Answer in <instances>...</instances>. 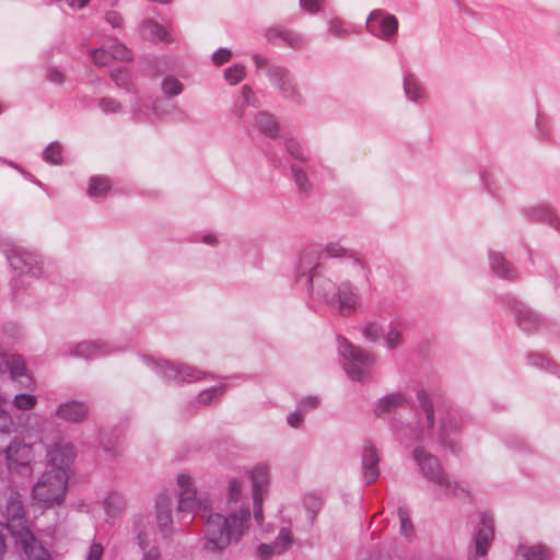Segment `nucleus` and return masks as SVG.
I'll use <instances>...</instances> for the list:
<instances>
[{
  "label": "nucleus",
  "instance_id": "nucleus-29",
  "mask_svg": "<svg viewBox=\"0 0 560 560\" xmlns=\"http://www.w3.org/2000/svg\"><path fill=\"white\" fill-rule=\"evenodd\" d=\"M141 35L152 42H162L171 44L175 42V37L165 26L160 25L151 18H145L140 25Z\"/></svg>",
  "mask_w": 560,
  "mask_h": 560
},
{
  "label": "nucleus",
  "instance_id": "nucleus-44",
  "mask_svg": "<svg viewBox=\"0 0 560 560\" xmlns=\"http://www.w3.org/2000/svg\"><path fill=\"white\" fill-rule=\"evenodd\" d=\"M285 149L288 153L295 160L308 163V152L299 139L294 137L287 138Z\"/></svg>",
  "mask_w": 560,
  "mask_h": 560
},
{
  "label": "nucleus",
  "instance_id": "nucleus-2",
  "mask_svg": "<svg viewBox=\"0 0 560 560\" xmlns=\"http://www.w3.org/2000/svg\"><path fill=\"white\" fill-rule=\"evenodd\" d=\"M417 398L419 410H417L415 419L408 422L406 428L393 424V431L397 438L406 444L412 442L429 443L436 440L441 447L452 454H458L462 450L460 433L467 421V416L453 407H439L440 423L435 431V410L428 394L422 389L418 390Z\"/></svg>",
  "mask_w": 560,
  "mask_h": 560
},
{
  "label": "nucleus",
  "instance_id": "nucleus-26",
  "mask_svg": "<svg viewBox=\"0 0 560 560\" xmlns=\"http://www.w3.org/2000/svg\"><path fill=\"white\" fill-rule=\"evenodd\" d=\"M410 404V397L401 392L392 393L380 398L374 408L377 417H385L398 409L407 408Z\"/></svg>",
  "mask_w": 560,
  "mask_h": 560
},
{
  "label": "nucleus",
  "instance_id": "nucleus-57",
  "mask_svg": "<svg viewBox=\"0 0 560 560\" xmlns=\"http://www.w3.org/2000/svg\"><path fill=\"white\" fill-rule=\"evenodd\" d=\"M264 500L265 498H253V515H254V520L256 521V523L258 525H261L262 524V521H264V510H262V504H264Z\"/></svg>",
  "mask_w": 560,
  "mask_h": 560
},
{
  "label": "nucleus",
  "instance_id": "nucleus-42",
  "mask_svg": "<svg viewBox=\"0 0 560 560\" xmlns=\"http://www.w3.org/2000/svg\"><path fill=\"white\" fill-rule=\"evenodd\" d=\"M225 388V384H220L202 390L197 397L198 404L202 406H209L218 402L221 396L224 394Z\"/></svg>",
  "mask_w": 560,
  "mask_h": 560
},
{
  "label": "nucleus",
  "instance_id": "nucleus-38",
  "mask_svg": "<svg viewBox=\"0 0 560 560\" xmlns=\"http://www.w3.org/2000/svg\"><path fill=\"white\" fill-rule=\"evenodd\" d=\"M110 186L112 185H110V180L108 177L98 176V175L93 176V177H91L90 184H89V189H88L89 196L96 201L102 200L105 198V196L109 191Z\"/></svg>",
  "mask_w": 560,
  "mask_h": 560
},
{
  "label": "nucleus",
  "instance_id": "nucleus-1",
  "mask_svg": "<svg viewBox=\"0 0 560 560\" xmlns=\"http://www.w3.org/2000/svg\"><path fill=\"white\" fill-rule=\"evenodd\" d=\"M179 488L178 511L182 513L180 522L189 525L195 514H200L205 522V549L210 552L222 551L232 541H237L248 529L250 522V506L247 498L243 495L242 482L235 478L230 479L228 486L226 515L211 513V499L206 492H197L191 477L187 474L177 476Z\"/></svg>",
  "mask_w": 560,
  "mask_h": 560
},
{
  "label": "nucleus",
  "instance_id": "nucleus-32",
  "mask_svg": "<svg viewBox=\"0 0 560 560\" xmlns=\"http://www.w3.org/2000/svg\"><path fill=\"white\" fill-rule=\"evenodd\" d=\"M133 527L139 547L145 549L150 542V536L153 533L151 516L148 514H138L133 517Z\"/></svg>",
  "mask_w": 560,
  "mask_h": 560
},
{
  "label": "nucleus",
  "instance_id": "nucleus-10",
  "mask_svg": "<svg viewBox=\"0 0 560 560\" xmlns=\"http://www.w3.org/2000/svg\"><path fill=\"white\" fill-rule=\"evenodd\" d=\"M141 359L149 369L170 384L182 385L199 381L206 376L205 372L187 364L175 363L147 354L142 355Z\"/></svg>",
  "mask_w": 560,
  "mask_h": 560
},
{
  "label": "nucleus",
  "instance_id": "nucleus-16",
  "mask_svg": "<svg viewBox=\"0 0 560 560\" xmlns=\"http://www.w3.org/2000/svg\"><path fill=\"white\" fill-rule=\"evenodd\" d=\"M500 303L513 313L517 326L525 332H534L542 325L541 317L515 296L506 294Z\"/></svg>",
  "mask_w": 560,
  "mask_h": 560
},
{
  "label": "nucleus",
  "instance_id": "nucleus-5",
  "mask_svg": "<svg viewBox=\"0 0 560 560\" xmlns=\"http://www.w3.org/2000/svg\"><path fill=\"white\" fill-rule=\"evenodd\" d=\"M329 277L324 273L307 278L310 298L313 302L324 303L337 310L342 316H350L362 306V293L347 276Z\"/></svg>",
  "mask_w": 560,
  "mask_h": 560
},
{
  "label": "nucleus",
  "instance_id": "nucleus-37",
  "mask_svg": "<svg viewBox=\"0 0 560 560\" xmlns=\"http://www.w3.org/2000/svg\"><path fill=\"white\" fill-rule=\"evenodd\" d=\"M254 125L267 137L276 138L279 135V125L276 118L267 113L259 112L253 120Z\"/></svg>",
  "mask_w": 560,
  "mask_h": 560
},
{
  "label": "nucleus",
  "instance_id": "nucleus-36",
  "mask_svg": "<svg viewBox=\"0 0 560 560\" xmlns=\"http://www.w3.org/2000/svg\"><path fill=\"white\" fill-rule=\"evenodd\" d=\"M489 261L492 271L500 278L513 280L516 278V271L505 257L498 252L489 253Z\"/></svg>",
  "mask_w": 560,
  "mask_h": 560
},
{
  "label": "nucleus",
  "instance_id": "nucleus-33",
  "mask_svg": "<svg viewBox=\"0 0 560 560\" xmlns=\"http://www.w3.org/2000/svg\"><path fill=\"white\" fill-rule=\"evenodd\" d=\"M409 326L408 320L402 316H397L389 323V330L385 336V345L394 350L402 343V331Z\"/></svg>",
  "mask_w": 560,
  "mask_h": 560
},
{
  "label": "nucleus",
  "instance_id": "nucleus-39",
  "mask_svg": "<svg viewBox=\"0 0 560 560\" xmlns=\"http://www.w3.org/2000/svg\"><path fill=\"white\" fill-rule=\"evenodd\" d=\"M110 79L118 89H122L130 93H136L135 83L130 71L126 67H119L110 72Z\"/></svg>",
  "mask_w": 560,
  "mask_h": 560
},
{
  "label": "nucleus",
  "instance_id": "nucleus-20",
  "mask_svg": "<svg viewBox=\"0 0 560 560\" xmlns=\"http://www.w3.org/2000/svg\"><path fill=\"white\" fill-rule=\"evenodd\" d=\"M122 350L116 341L91 340L82 341L69 350V355L82 359H96Z\"/></svg>",
  "mask_w": 560,
  "mask_h": 560
},
{
  "label": "nucleus",
  "instance_id": "nucleus-62",
  "mask_svg": "<svg viewBox=\"0 0 560 560\" xmlns=\"http://www.w3.org/2000/svg\"><path fill=\"white\" fill-rule=\"evenodd\" d=\"M305 506L312 511L313 515H315L322 508L320 500L315 495H306L304 498ZM314 516H312L313 518Z\"/></svg>",
  "mask_w": 560,
  "mask_h": 560
},
{
  "label": "nucleus",
  "instance_id": "nucleus-51",
  "mask_svg": "<svg viewBox=\"0 0 560 560\" xmlns=\"http://www.w3.org/2000/svg\"><path fill=\"white\" fill-rule=\"evenodd\" d=\"M361 332L368 341L376 342L383 336V325L375 320L366 322L362 326Z\"/></svg>",
  "mask_w": 560,
  "mask_h": 560
},
{
  "label": "nucleus",
  "instance_id": "nucleus-3",
  "mask_svg": "<svg viewBox=\"0 0 560 560\" xmlns=\"http://www.w3.org/2000/svg\"><path fill=\"white\" fill-rule=\"evenodd\" d=\"M324 273L329 277L349 276L368 281L371 268L354 250L347 249L340 242H329L324 247L311 245L301 253L296 266L299 282Z\"/></svg>",
  "mask_w": 560,
  "mask_h": 560
},
{
  "label": "nucleus",
  "instance_id": "nucleus-23",
  "mask_svg": "<svg viewBox=\"0 0 560 560\" xmlns=\"http://www.w3.org/2000/svg\"><path fill=\"white\" fill-rule=\"evenodd\" d=\"M259 106V101L249 85H244L235 98L232 107V116L245 126L252 124L247 115V108Z\"/></svg>",
  "mask_w": 560,
  "mask_h": 560
},
{
  "label": "nucleus",
  "instance_id": "nucleus-9",
  "mask_svg": "<svg viewBox=\"0 0 560 560\" xmlns=\"http://www.w3.org/2000/svg\"><path fill=\"white\" fill-rule=\"evenodd\" d=\"M68 481L66 472H44L32 490L34 504L44 509L61 505L66 499Z\"/></svg>",
  "mask_w": 560,
  "mask_h": 560
},
{
  "label": "nucleus",
  "instance_id": "nucleus-54",
  "mask_svg": "<svg viewBox=\"0 0 560 560\" xmlns=\"http://www.w3.org/2000/svg\"><path fill=\"white\" fill-rule=\"evenodd\" d=\"M320 399L317 396H307L301 399L298 404V409L306 417L311 411L318 408Z\"/></svg>",
  "mask_w": 560,
  "mask_h": 560
},
{
  "label": "nucleus",
  "instance_id": "nucleus-50",
  "mask_svg": "<svg viewBox=\"0 0 560 560\" xmlns=\"http://www.w3.org/2000/svg\"><path fill=\"white\" fill-rule=\"evenodd\" d=\"M398 517L400 522V534L407 539H410L415 535V528L410 518V512L407 506H399Z\"/></svg>",
  "mask_w": 560,
  "mask_h": 560
},
{
  "label": "nucleus",
  "instance_id": "nucleus-56",
  "mask_svg": "<svg viewBox=\"0 0 560 560\" xmlns=\"http://www.w3.org/2000/svg\"><path fill=\"white\" fill-rule=\"evenodd\" d=\"M325 0H300V5L310 14H316L322 10Z\"/></svg>",
  "mask_w": 560,
  "mask_h": 560
},
{
  "label": "nucleus",
  "instance_id": "nucleus-49",
  "mask_svg": "<svg viewBox=\"0 0 560 560\" xmlns=\"http://www.w3.org/2000/svg\"><path fill=\"white\" fill-rule=\"evenodd\" d=\"M307 171H310L308 163H306L305 168L300 167L298 165L292 166L293 179H294L296 186L299 187V189L303 192L308 191L312 186L311 180L307 176Z\"/></svg>",
  "mask_w": 560,
  "mask_h": 560
},
{
  "label": "nucleus",
  "instance_id": "nucleus-40",
  "mask_svg": "<svg viewBox=\"0 0 560 560\" xmlns=\"http://www.w3.org/2000/svg\"><path fill=\"white\" fill-rule=\"evenodd\" d=\"M528 362L533 366L557 374L560 377V366L542 353H530L528 355Z\"/></svg>",
  "mask_w": 560,
  "mask_h": 560
},
{
  "label": "nucleus",
  "instance_id": "nucleus-14",
  "mask_svg": "<svg viewBox=\"0 0 560 560\" xmlns=\"http://www.w3.org/2000/svg\"><path fill=\"white\" fill-rule=\"evenodd\" d=\"M130 106L132 119L139 122L154 124L163 119L167 113L166 103L160 97L136 95Z\"/></svg>",
  "mask_w": 560,
  "mask_h": 560
},
{
  "label": "nucleus",
  "instance_id": "nucleus-63",
  "mask_svg": "<svg viewBox=\"0 0 560 560\" xmlns=\"http://www.w3.org/2000/svg\"><path fill=\"white\" fill-rule=\"evenodd\" d=\"M47 79L55 84H62L65 82V73L58 68H49L47 71Z\"/></svg>",
  "mask_w": 560,
  "mask_h": 560
},
{
  "label": "nucleus",
  "instance_id": "nucleus-21",
  "mask_svg": "<svg viewBox=\"0 0 560 560\" xmlns=\"http://www.w3.org/2000/svg\"><path fill=\"white\" fill-rule=\"evenodd\" d=\"M266 40L273 46H285L292 49H302L306 46L307 40L300 33L280 26L267 27L264 31Z\"/></svg>",
  "mask_w": 560,
  "mask_h": 560
},
{
  "label": "nucleus",
  "instance_id": "nucleus-25",
  "mask_svg": "<svg viewBox=\"0 0 560 560\" xmlns=\"http://www.w3.org/2000/svg\"><path fill=\"white\" fill-rule=\"evenodd\" d=\"M293 542V536L289 527H282L271 544H261L258 547V556L261 560H268L272 555H282Z\"/></svg>",
  "mask_w": 560,
  "mask_h": 560
},
{
  "label": "nucleus",
  "instance_id": "nucleus-61",
  "mask_svg": "<svg viewBox=\"0 0 560 560\" xmlns=\"http://www.w3.org/2000/svg\"><path fill=\"white\" fill-rule=\"evenodd\" d=\"M104 553V547L100 542H93L90 546L85 560H101Z\"/></svg>",
  "mask_w": 560,
  "mask_h": 560
},
{
  "label": "nucleus",
  "instance_id": "nucleus-55",
  "mask_svg": "<svg viewBox=\"0 0 560 560\" xmlns=\"http://www.w3.org/2000/svg\"><path fill=\"white\" fill-rule=\"evenodd\" d=\"M232 58V51L228 48H219L212 54L211 60L214 66H222Z\"/></svg>",
  "mask_w": 560,
  "mask_h": 560
},
{
  "label": "nucleus",
  "instance_id": "nucleus-15",
  "mask_svg": "<svg viewBox=\"0 0 560 560\" xmlns=\"http://www.w3.org/2000/svg\"><path fill=\"white\" fill-rule=\"evenodd\" d=\"M494 538V518L490 512H481L479 522L474 533V549L469 552L468 560L485 558Z\"/></svg>",
  "mask_w": 560,
  "mask_h": 560
},
{
  "label": "nucleus",
  "instance_id": "nucleus-7",
  "mask_svg": "<svg viewBox=\"0 0 560 560\" xmlns=\"http://www.w3.org/2000/svg\"><path fill=\"white\" fill-rule=\"evenodd\" d=\"M0 252L16 273L35 279L47 277L48 266L36 250L22 246L11 238H2Z\"/></svg>",
  "mask_w": 560,
  "mask_h": 560
},
{
  "label": "nucleus",
  "instance_id": "nucleus-60",
  "mask_svg": "<svg viewBox=\"0 0 560 560\" xmlns=\"http://www.w3.org/2000/svg\"><path fill=\"white\" fill-rule=\"evenodd\" d=\"M101 446L103 451L108 454L110 457H116L119 454V447L116 443H113L110 440H106L105 438L101 439Z\"/></svg>",
  "mask_w": 560,
  "mask_h": 560
},
{
  "label": "nucleus",
  "instance_id": "nucleus-4",
  "mask_svg": "<svg viewBox=\"0 0 560 560\" xmlns=\"http://www.w3.org/2000/svg\"><path fill=\"white\" fill-rule=\"evenodd\" d=\"M3 522H0V560L4 553V535L8 530L14 538L15 545L26 555L28 560H51L50 553L34 536L26 518L22 494L11 489L5 502Z\"/></svg>",
  "mask_w": 560,
  "mask_h": 560
},
{
  "label": "nucleus",
  "instance_id": "nucleus-52",
  "mask_svg": "<svg viewBox=\"0 0 560 560\" xmlns=\"http://www.w3.org/2000/svg\"><path fill=\"white\" fill-rule=\"evenodd\" d=\"M37 404V398L34 395L31 394H18L12 399V406L16 410L21 411H30L35 408Z\"/></svg>",
  "mask_w": 560,
  "mask_h": 560
},
{
  "label": "nucleus",
  "instance_id": "nucleus-19",
  "mask_svg": "<svg viewBox=\"0 0 560 560\" xmlns=\"http://www.w3.org/2000/svg\"><path fill=\"white\" fill-rule=\"evenodd\" d=\"M75 447L70 442L58 441L47 450L49 471L66 472L69 476L70 467L75 458Z\"/></svg>",
  "mask_w": 560,
  "mask_h": 560
},
{
  "label": "nucleus",
  "instance_id": "nucleus-24",
  "mask_svg": "<svg viewBox=\"0 0 560 560\" xmlns=\"http://www.w3.org/2000/svg\"><path fill=\"white\" fill-rule=\"evenodd\" d=\"M248 478L252 482L253 498H266L270 485V467L266 463H259L248 470Z\"/></svg>",
  "mask_w": 560,
  "mask_h": 560
},
{
  "label": "nucleus",
  "instance_id": "nucleus-53",
  "mask_svg": "<svg viewBox=\"0 0 560 560\" xmlns=\"http://www.w3.org/2000/svg\"><path fill=\"white\" fill-rule=\"evenodd\" d=\"M97 105L100 109L106 115L119 114L122 112L124 108L122 104L119 101L109 96L101 97L97 102Z\"/></svg>",
  "mask_w": 560,
  "mask_h": 560
},
{
  "label": "nucleus",
  "instance_id": "nucleus-43",
  "mask_svg": "<svg viewBox=\"0 0 560 560\" xmlns=\"http://www.w3.org/2000/svg\"><path fill=\"white\" fill-rule=\"evenodd\" d=\"M328 33L332 36L345 38L352 33H355L351 24L346 23L340 18H331L327 22Z\"/></svg>",
  "mask_w": 560,
  "mask_h": 560
},
{
  "label": "nucleus",
  "instance_id": "nucleus-18",
  "mask_svg": "<svg viewBox=\"0 0 560 560\" xmlns=\"http://www.w3.org/2000/svg\"><path fill=\"white\" fill-rule=\"evenodd\" d=\"M90 56L96 66H108L112 60L129 61L132 59V52L122 43L117 39L108 38L104 40L100 48L92 49Z\"/></svg>",
  "mask_w": 560,
  "mask_h": 560
},
{
  "label": "nucleus",
  "instance_id": "nucleus-46",
  "mask_svg": "<svg viewBox=\"0 0 560 560\" xmlns=\"http://www.w3.org/2000/svg\"><path fill=\"white\" fill-rule=\"evenodd\" d=\"M42 158L45 162L59 165L63 161L62 156V145L58 141H54L49 143L43 151Z\"/></svg>",
  "mask_w": 560,
  "mask_h": 560
},
{
  "label": "nucleus",
  "instance_id": "nucleus-28",
  "mask_svg": "<svg viewBox=\"0 0 560 560\" xmlns=\"http://www.w3.org/2000/svg\"><path fill=\"white\" fill-rule=\"evenodd\" d=\"M89 413V407L85 402L79 400H69L60 404L56 411L55 417L69 422H81Z\"/></svg>",
  "mask_w": 560,
  "mask_h": 560
},
{
  "label": "nucleus",
  "instance_id": "nucleus-41",
  "mask_svg": "<svg viewBox=\"0 0 560 560\" xmlns=\"http://www.w3.org/2000/svg\"><path fill=\"white\" fill-rule=\"evenodd\" d=\"M173 60L170 57L162 56L151 59L147 71L151 77H159L173 70Z\"/></svg>",
  "mask_w": 560,
  "mask_h": 560
},
{
  "label": "nucleus",
  "instance_id": "nucleus-35",
  "mask_svg": "<svg viewBox=\"0 0 560 560\" xmlns=\"http://www.w3.org/2000/svg\"><path fill=\"white\" fill-rule=\"evenodd\" d=\"M125 495L116 490L110 491L103 501V508L109 518L120 517L126 509Z\"/></svg>",
  "mask_w": 560,
  "mask_h": 560
},
{
  "label": "nucleus",
  "instance_id": "nucleus-48",
  "mask_svg": "<svg viewBox=\"0 0 560 560\" xmlns=\"http://www.w3.org/2000/svg\"><path fill=\"white\" fill-rule=\"evenodd\" d=\"M161 90L167 97H174L183 93L184 84L173 75H165L161 83Z\"/></svg>",
  "mask_w": 560,
  "mask_h": 560
},
{
  "label": "nucleus",
  "instance_id": "nucleus-11",
  "mask_svg": "<svg viewBox=\"0 0 560 560\" xmlns=\"http://www.w3.org/2000/svg\"><path fill=\"white\" fill-rule=\"evenodd\" d=\"M267 77L282 98L299 106L305 104V97L301 93L293 74L288 68L271 65L268 68Z\"/></svg>",
  "mask_w": 560,
  "mask_h": 560
},
{
  "label": "nucleus",
  "instance_id": "nucleus-30",
  "mask_svg": "<svg viewBox=\"0 0 560 560\" xmlns=\"http://www.w3.org/2000/svg\"><path fill=\"white\" fill-rule=\"evenodd\" d=\"M524 214L530 221L547 223L560 232V219L546 205L528 207L524 210Z\"/></svg>",
  "mask_w": 560,
  "mask_h": 560
},
{
  "label": "nucleus",
  "instance_id": "nucleus-13",
  "mask_svg": "<svg viewBox=\"0 0 560 560\" xmlns=\"http://www.w3.org/2000/svg\"><path fill=\"white\" fill-rule=\"evenodd\" d=\"M398 19L385 10L375 9L366 19L368 32L378 39L393 43L398 33Z\"/></svg>",
  "mask_w": 560,
  "mask_h": 560
},
{
  "label": "nucleus",
  "instance_id": "nucleus-22",
  "mask_svg": "<svg viewBox=\"0 0 560 560\" xmlns=\"http://www.w3.org/2000/svg\"><path fill=\"white\" fill-rule=\"evenodd\" d=\"M172 505L173 495L170 491H163L156 497V526L161 535L165 538L170 537L173 533Z\"/></svg>",
  "mask_w": 560,
  "mask_h": 560
},
{
  "label": "nucleus",
  "instance_id": "nucleus-64",
  "mask_svg": "<svg viewBox=\"0 0 560 560\" xmlns=\"http://www.w3.org/2000/svg\"><path fill=\"white\" fill-rule=\"evenodd\" d=\"M252 59H253V62H254L255 67L257 68V70H261L264 68L268 69L270 67L269 60L265 56L254 54L252 56Z\"/></svg>",
  "mask_w": 560,
  "mask_h": 560
},
{
  "label": "nucleus",
  "instance_id": "nucleus-8",
  "mask_svg": "<svg viewBox=\"0 0 560 560\" xmlns=\"http://www.w3.org/2000/svg\"><path fill=\"white\" fill-rule=\"evenodd\" d=\"M338 352L347 375L357 382H365L376 363V355L359 346H354L345 337H337Z\"/></svg>",
  "mask_w": 560,
  "mask_h": 560
},
{
  "label": "nucleus",
  "instance_id": "nucleus-45",
  "mask_svg": "<svg viewBox=\"0 0 560 560\" xmlns=\"http://www.w3.org/2000/svg\"><path fill=\"white\" fill-rule=\"evenodd\" d=\"M481 182L486 188V190L494 196V197H501L502 195V187H501V179L498 178L492 172L489 171H482L480 173Z\"/></svg>",
  "mask_w": 560,
  "mask_h": 560
},
{
  "label": "nucleus",
  "instance_id": "nucleus-12",
  "mask_svg": "<svg viewBox=\"0 0 560 560\" xmlns=\"http://www.w3.org/2000/svg\"><path fill=\"white\" fill-rule=\"evenodd\" d=\"M33 458L34 453L31 445L22 443L19 440H13L8 445L4 454L8 470L21 477H30L32 475L33 468L31 463Z\"/></svg>",
  "mask_w": 560,
  "mask_h": 560
},
{
  "label": "nucleus",
  "instance_id": "nucleus-34",
  "mask_svg": "<svg viewBox=\"0 0 560 560\" xmlns=\"http://www.w3.org/2000/svg\"><path fill=\"white\" fill-rule=\"evenodd\" d=\"M520 560H551L552 551L546 545L521 544L516 550Z\"/></svg>",
  "mask_w": 560,
  "mask_h": 560
},
{
  "label": "nucleus",
  "instance_id": "nucleus-59",
  "mask_svg": "<svg viewBox=\"0 0 560 560\" xmlns=\"http://www.w3.org/2000/svg\"><path fill=\"white\" fill-rule=\"evenodd\" d=\"M304 418L305 416L296 408L293 412L288 415L287 422L292 428H300Z\"/></svg>",
  "mask_w": 560,
  "mask_h": 560
},
{
  "label": "nucleus",
  "instance_id": "nucleus-47",
  "mask_svg": "<svg viewBox=\"0 0 560 560\" xmlns=\"http://www.w3.org/2000/svg\"><path fill=\"white\" fill-rule=\"evenodd\" d=\"M246 67L242 63H235L224 70L223 78L229 85H236L246 78Z\"/></svg>",
  "mask_w": 560,
  "mask_h": 560
},
{
  "label": "nucleus",
  "instance_id": "nucleus-17",
  "mask_svg": "<svg viewBox=\"0 0 560 560\" xmlns=\"http://www.w3.org/2000/svg\"><path fill=\"white\" fill-rule=\"evenodd\" d=\"M7 372L21 388L31 390L35 388V381L30 375L24 359L19 354L7 355L0 348V375Z\"/></svg>",
  "mask_w": 560,
  "mask_h": 560
},
{
  "label": "nucleus",
  "instance_id": "nucleus-27",
  "mask_svg": "<svg viewBox=\"0 0 560 560\" xmlns=\"http://www.w3.org/2000/svg\"><path fill=\"white\" fill-rule=\"evenodd\" d=\"M380 456L371 442H366L362 453V475L366 483L374 482L380 476Z\"/></svg>",
  "mask_w": 560,
  "mask_h": 560
},
{
  "label": "nucleus",
  "instance_id": "nucleus-31",
  "mask_svg": "<svg viewBox=\"0 0 560 560\" xmlns=\"http://www.w3.org/2000/svg\"><path fill=\"white\" fill-rule=\"evenodd\" d=\"M404 92L406 97L416 104H423L427 98V92L423 88L421 81L410 72L405 73L404 75Z\"/></svg>",
  "mask_w": 560,
  "mask_h": 560
},
{
  "label": "nucleus",
  "instance_id": "nucleus-58",
  "mask_svg": "<svg viewBox=\"0 0 560 560\" xmlns=\"http://www.w3.org/2000/svg\"><path fill=\"white\" fill-rule=\"evenodd\" d=\"M105 20L113 28H119L124 25V19L121 14L113 10L106 12Z\"/></svg>",
  "mask_w": 560,
  "mask_h": 560
},
{
  "label": "nucleus",
  "instance_id": "nucleus-6",
  "mask_svg": "<svg viewBox=\"0 0 560 560\" xmlns=\"http://www.w3.org/2000/svg\"><path fill=\"white\" fill-rule=\"evenodd\" d=\"M412 458L417 464L420 475L430 485L435 498H469V487L453 480L444 470L440 459L428 452L423 445L415 447Z\"/></svg>",
  "mask_w": 560,
  "mask_h": 560
}]
</instances>
